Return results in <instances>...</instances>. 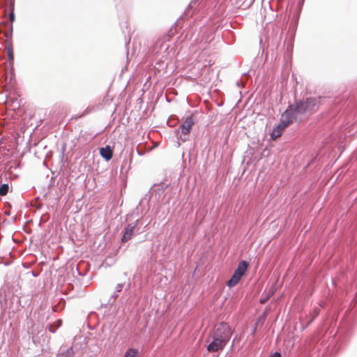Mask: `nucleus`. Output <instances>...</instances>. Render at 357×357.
<instances>
[{"label":"nucleus","mask_w":357,"mask_h":357,"mask_svg":"<svg viewBox=\"0 0 357 357\" xmlns=\"http://www.w3.org/2000/svg\"><path fill=\"white\" fill-rule=\"evenodd\" d=\"M320 105V98L309 97L301 100H295L285 110V116L291 115L295 122H301L316 112Z\"/></svg>","instance_id":"obj_1"},{"label":"nucleus","mask_w":357,"mask_h":357,"mask_svg":"<svg viewBox=\"0 0 357 357\" xmlns=\"http://www.w3.org/2000/svg\"><path fill=\"white\" fill-rule=\"evenodd\" d=\"M232 333L233 332L230 326L227 323L221 322L214 327L210 335L227 344Z\"/></svg>","instance_id":"obj_2"},{"label":"nucleus","mask_w":357,"mask_h":357,"mask_svg":"<svg viewBox=\"0 0 357 357\" xmlns=\"http://www.w3.org/2000/svg\"><path fill=\"white\" fill-rule=\"evenodd\" d=\"M194 124L192 116H188L183 121L178 129L176 130L177 139L182 142L187 140V135L190 132L191 128Z\"/></svg>","instance_id":"obj_3"},{"label":"nucleus","mask_w":357,"mask_h":357,"mask_svg":"<svg viewBox=\"0 0 357 357\" xmlns=\"http://www.w3.org/2000/svg\"><path fill=\"white\" fill-rule=\"evenodd\" d=\"M248 268V263L244 260L240 261L237 268L234 271L231 278L227 282L229 287H234L241 280V277L246 273Z\"/></svg>","instance_id":"obj_4"},{"label":"nucleus","mask_w":357,"mask_h":357,"mask_svg":"<svg viewBox=\"0 0 357 357\" xmlns=\"http://www.w3.org/2000/svg\"><path fill=\"white\" fill-rule=\"evenodd\" d=\"M208 343L206 349L210 353L217 352L223 350L227 345L220 340H218L211 335H209L206 340Z\"/></svg>","instance_id":"obj_5"},{"label":"nucleus","mask_w":357,"mask_h":357,"mask_svg":"<svg viewBox=\"0 0 357 357\" xmlns=\"http://www.w3.org/2000/svg\"><path fill=\"white\" fill-rule=\"evenodd\" d=\"M139 223V220L135 221L133 223L128 224L123 230V236L121 238V241L125 243L128 241L130 239H131L134 232L136 226Z\"/></svg>","instance_id":"obj_6"},{"label":"nucleus","mask_w":357,"mask_h":357,"mask_svg":"<svg viewBox=\"0 0 357 357\" xmlns=\"http://www.w3.org/2000/svg\"><path fill=\"white\" fill-rule=\"evenodd\" d=\"M294 121V119L291 118V115L285 116V111L282 114L280 123L275 127L276 130H280V134L282 131L291 123Z\"/></svg>","instance_id":"obj_7"},{"label":"nucleus","mask_w":357,"mask_h":357,"mask_svg":"<svg viewBox=\"0 0 357 357\" xmlns=\"http://www.w3.org/2000/svg\"><path fill=\"white\" fill-rule=\"evenodd\" d=\"M100 155L106 160H109L113 156V151L109 145L100 149Z\"/></svg>","instance_id":"obj_8"},{"label":"nucleus","mask_w":357,"mask_h":357,"mask_svg":"<svg viewBox=\"0 0 357 357\" xmlns=\"http://www.w3.org/2000/svg\"><path fill=\"white\" fill-rule=\"evenodd\" d=\"M75 352L72 347L68 348L65 351H61L58 353L56 357H74Z\"/></svg>","instance_id":"obj_9"},{"label":"nucleus","mask_w":357,"mask_h":357,"mask_svg":"<svg viewBox=\"0 0 357 357\" xmlns=\"http://www.w3.org/2000/svg\"><path fill=\"white\" fill-rule=\"evenodd\" d=\"M138 350L133 348H129L123 357H137Z\"/></svg>","instance_id":"obj_10"},{"label":"nucleus","mask_w":357,"mask_h":357,"mask_svg":"<svg viewBox=\"0 0 357 357\" xmlns=\"http://www.w3.org/2000/svg\"><path fill=\"white\" fill-rule=\"evenodd\" d=\"M10 11L9 13L8 19H9V21L10 22V23H13L15 19V13H14V1L10 2Z\"/></svg>","instance_id":"obj_11"},{"label":"nucleus","mask_w":357,"mask_h":357,"mask_svg":"<svg viewBox=\"0 0 357 357\" xmlns=\"http://www.w3.org/2000/svg\"><path fill=\"white\" fill-rule=\"evenodd\" d=\"M9 185L7 183H3L0 186V195L5 196L8 192Z\"/></svg>","instance_id":"obj_12"},{"label":"nucleus","mask_w":357,"mask_h":357,"mask_svg":"<svg viewBox=\"0 0 357 357\" xmlns=\"http://www.w3.org/2000/svg\"><path fill=\"white\" fill-rule=\"evenodd\" d=\"M61 323H62L61 320L58 319L56 321V322L55 323V326L53 324L50 325L49 331L51 333H54L56 331V329L61 326Z\"/></svg>","instance_id":"obj_13"},{"label":"nucleus","mask_w":357,"mask_h":357,"mask_svg":"<svg viewBox=\"0 0 357 357\" xmlns=\"http://www.w3.org/2000/svg\"><path fill=\"white\" fill-rule=\"evenodd\" d=\"M319 311H320V308L319 307H315L314 308V311H313V315H312V317L311 318V319L307 322V324H306L305 326V328H307L314 320V319L319 314Z\"/></svg>","instance_id":"obj_14"},{"label":"nucleus","mask_w":357,"mask_h":357,"mask_svg":"<svg viewBox=\"0 0 357 357\" xmlns=\"http://www.w3.org/2000/svg\"><path fill=\"white\" fill-rule=\"evenodd\" d=\"M7 51H8V56L9 61H13L14 59V56H13V47H12L11 43L7 47Z\"/></svg>","instance_id":"obj_15"},{"label":"nucleus","mask_w":357,"mask_h":357,"mask_svg":"<svg viewBox=\"0 0 357 357\" xmlns=\"http://www.w3.org/2000/svg\"><path fill=\"white\" fill-rule=\"evenodd\" d=\"M281 135L280 130H276L275 128L273 129L272 132L271 133V137L273 139H275Z\"/></svg>","instance_id":"obj_16"},{"label":"nucleus","mask_w":357,"mask_h":357,"mask_svg":"<svg viewBox=\"0 0 357 357\" xmlns=\"http://www.w3.org/2000/svg\"><path fill=\"white\" fill-rule=\"evenodd\" d=\"M123 287H124V284H123V283L118 284L116 286L115 291L117 293L121 292L122 291Z\"/></svg>","instance_id":"obj_17"},{"label":"nucleus","mask_w":357,"mask_h":357,"mask_svg":"<svg viewBox=\"0 0 357 357\" xmlns=\"http://www.w3.org/2000/svg\"><path fill=\"white\" fill-rule=\"evenodd\" d=\"M268 357H282V355L280 352L275 351Z\"/></svg>","instance_id":"obj_18"},{"label":"nucleus","mask_w":357,"mask_h":357,"mask_svg":"<svg viewBox=\"0 0 357 357\" xmlns=\"http://www.w3.org/2000/svg\"><path fill=\"white\" fill-rule=\"evenodd\" d=\"M117 297H118L117 292L114 291V294L111 296V298L109 302L111 303L112 299H113V302H114Z\"/></svg>","instance_id":"obj_19"},{"label":"nucleus","mask_w":357,"mask_h":357,"mask_svg":"<svg viewBox=\"0 0 357 357\" xmlns=\"http://www.w3.org/2000/svg\"><path fill=\"white\" fill-rule=\"evenodd\" d=\"M5 37L6 38L7 40L11 39V38H12L11 32H8V31L6 32L5 33Z\"/></svg>","instance_id":"obj_20"},{"label":"nucleus","mask_w":357,"mask_h":357,"mask_svg":"<svg viewBox=\"0 0 357 357\" xmlns=\"http://www.w3.org/2000/svg\"><path fill=\"white\" fill-rule=\"evenodd\" d=\"M13 24L12 23L9 25V28H8V32H11V33H13Z\"/></svg>","instance_id":"obj_21"},{"label":"nucleus","mask_w":357,"mask_h":357,"mask_svg":"<svg viewBox=\"0 0 357 357\" xmlns=\"http://www.w3.org/2000/svg\"><path fill=\"white\" fill-rule=\"evenodd\" d=\"M197 2V0H192L190 3V6H192V4H195Z\"/></svg>","instance_id":"obj_22"},{"label":"nucleus","mask_w":357,"mask_h":357,"mask_svg":"<svg viewBox=\"0 0 357 357\" xmlns=\"http://www.w3.org/2000/svg\"><path fill=\"white\" fill-rule=\"evenodd\" d=\"M266 300H267V298H261L260 302H261V303H264L266 302Z\"/></svg>","instance_id":"obj_23"},{"label":"nucleus","mask_w":357,"mask_h":357,"mask_svg":"<svg viewBox=\"0 0 357 357\" xmlns=\"http://www.w3.org/2000/svg\"><path fill=\"white\" fill-rule=\"evenodd\" d=\"M137 153H138L139 155H142V153H141V151H139L137 150Z\"/></svg>","instance_id":"obj_24"}]
</instances>
